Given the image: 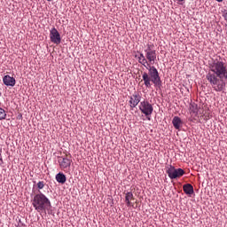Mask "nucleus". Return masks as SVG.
<instances>
[{
    "label": "nucleus",
    "mask_w": 227,
    "mask_h": 227,
    "mask_svg": "<svg viewBox=\"0 0 227 227\" xmlns=\"http://www.w3.org/2000/svg\"><path fill=\"white\" fill-rule=\"evenodd\" d=\"M137 59L138 63L148 70V73H142V79L145 86L147 88H152L153 82L156 88H160V86H162V81H160L159 71L157 70L156 67L152 66L154 65L157 59V51H145V55L140 53Z\"/></svg>",
    "instance_id": "obj_1"
},
{
    "label": "nucleus",
    "mask_w": 227,
    "mask_h": 227,
    "mask_svg": "<svg viewBox=\"0 0 227 227\" xmlns=\"http://www.w3.org/2000/svg\"><path fill=\"white\" fill-rule=\"evenodd\" d=\"M210 72L207 74L209 84L215 91H224L227 82V66L216 56L209 64Z\"/></svg>",
    "instance_id": "obj_2"
},
{
    "label": "nucleus",
    "mask_w": 227,
    "mask_h": 227,
    "mask_svg": "<svg viewBox=\"0 0 227 227\" xmlns=\"http://www.w3.org/2000/svg\"><path fill=\"white\" fill-rule=\"evenodd\" d=\"M32 205L37 212H46L51 208V200L43 193L34 196Z\"/></svg>",
    "instance_id": "obj_3"
},
{
    "label": "nucleus",
    "mask_w": 227,
    "mask_h": 227,
    "mask_svg": "<svg viewBox=\"0 0 227 227\" xmlns=\"http://www.w3.org/2000/svg\"><path fill=\"white\" fill-rule=\"evenodd\" d=\"M60 169L63 171H70V166H72V156L70 154H65L58 158Z\"/></svg>",
    "instance_id": "obj_4"
},
{
    "label": "nucleus",
    "mask_w": 227,
    "mask_h": 227,
    "mask_svg": "<svg viewBox=\"0 0 227 227\" xmlns=\"http://www.w3.org/2000/svg\"><path fill=\"white\" fill-rule=\"evenodd\" d=\"M166 172L168 175L170 180L180 178L185 175V171L184 169L175 168L173 166H170Z\"/></svg>",
    "instance_id": "obj_5"
},
{
    "label": "nucleus",
    "mask_w": 227,
    "mask_h": 227,
    "mask_svg": "<svg viewBox=\"0 0 227 227\" xmlns=\"http://www.w3.org/2000/svg\"><path fill=\"white\" fill-rule=\"evenodd\" d=\"M139 109L145 116H151L152 113H153V106L148 100L141 101Z\"/></svg>",
    "instance_id": "obj_6"
},
{
    "label": "nucleus",
    "mask_w": 227,
    "mask_h": 227,
    "mask_svg": "<svg viewBox=\"0 0 227 227\" xmlns=\"http://www.w3.org/2000/svg\"><path fill=\"white\" fill-rule=\"evenodd\" d=\"M50 38L51 42H52V43H55L56 45H59V43H61V35H59V32H58V29H56V27L51 29Z\"/></svg>",
    "instance_id": "obj_7"
},
{
    "label": "nucleus",
    "mask_w": 227,
    "mask_h": 227,
    "mask_svg": "<svg viewBox=\"0 0 227 227\" xmlns=\"http://www.w3.org/2000/svg\"><path fill=\"white\" fill-rule=\"evenodd\" d=\"M139 102H141V95H139V93L135 92L132 96L129 97V107L131 109L137 107Z\"/></svg>",
    "instance_id": "obj_8"
},
{
    "label": "nucleus",
    "mask_w": 227,
    "mask_h": 227,
    "mask_svg": "<svg viewBox=\"0 0 227 227\" xmlns=\"http://www.w3.org/2000/svg\"><path fill=\"white\" fill-rule=\"evenodd\" d=\"M3 82L5 86H11V88H13L17 83V81H15V78L7 74L4 76Z\"/></svg>",
    "instance_id": "obj_9"
},
{
    "label": "nucleus",
    "mask_w": 227,
    "mask_h": 227,
    "mask_svg": "<svg viewBox=\"0 0 227 227\" xmlns=\"http://www.w3.org/2000/svg\"><path fill=\"white\" fill-rule=\"evenodd\" d=\"M189 111H190L191 116H193V118H196L200 111V108L198 107V104L191 103L189 106Z\"/></svg>",
    "instance_id": "obj_10"
},
{
    "label": "nucleus",
    "mask_w": 227,
    "mask_h": 227,
    "mask_svg": "<svg viewBox=\"0 0 227 227\" xmlns=\"http://www.w3.org/2000/svg\"><path fill=\"white\" fill-rule=\"evenodd\" d=\"M132 201H134V194L132 193V192H126L125 203L127 207H134V204L132 203Z\"/></svg>",
    "instance_id": "obj_11"
},
{
    "label": "nucleus",
    "mask_w": 227,
    "mask_h": 227,
    "mask_svg": "<svg viewBox=\"0 0 227 227\" xmlns=\"http://www.w3.org/2000/svg\"><path fill=\"white\" fill-rule=\"evenodd\" d=\"M172 124L174 126V129H176V130H180V127L184 125V121H182V119H180V117L175 116L172 120Z\"/></svg>",
    "instance_id": "obj_12"
},
{
    "label": "nucleus",
    "mask_w": 227,
    "mask_h": 227,
    "mask_svg": "<svg viewBox=\"0 0 227 227\" xmlns=\"http://www.w3.org/2000/svg\"><path fill=\"white\" fill-rule=\"evenodd\" d=\"M183 191L185 194H194V187L191 184H186L183 186Z\"/></svg>",
    "instance_id": "obj_13"
},
{
    "label": "nucleus",
    "mask_w": 227,
    "mask_h": 227,
    "mask_svg": "<svg viewBox=\"0 0 227 227\" xmlns=\"http://www.w3.org/2000/svg\"><path fill=\"white\" fill-rule=\"evenodd\" d=\"M55 178L59 184H65V182H67V176L61 172L57 174Z\"/></svg>",
    "instance_id": "obj_14"
},
{
    "label": "nucleus",
    "mask_w": 227,
    "mask_h": 227,
    "mask_svg": "<svg viewBox=\"0 0 227 227\" xmlns=\"http://www.w3.org/2000/svg\"><path fill=\"white\" fill-rule=\"evenodd\" d=\"M0 120H6V111L0 107Z\"/></svg>",
    "instance_id": "obj_15"
},
{
    "label": "nucleus",
    "mask_w": 227,
    "mask_h": 227,
    "mask_svg": "<svg viewBox=\"0 0 227 227\" xmlns=\"http://www.w3.org/2000/svg\"><path fill=\"white\" fill-rule=\"evenodd\" d=\"M153 47L154 45L150 43V44H147V48L145 50V52H153Z\"/></svg>",
    "instance_id": "obj_16"
},
{
    "label": "nucleus",
    "mask_w": 227,
    "mask_h": 227,
    "mask_svg": "<svg viewBox=\"0 0 227 227\" xmlns=\"http://www.w3.org/2000/svg\"><path fill=\"white\" fill-rule=\"evenodd\" d=\"M38 189H43L45 187V183L43 181H40L37 183Z\"/></svg>",
    "instance_id": "obj_17"
},
{
    "label": "nucleus",
    "mask_w": 227,
    "mask_h": 227,
    "mask_svg": "<svg viewBox=\"0 0 227 227\" xmlns=\"http://www.w3.org/2000/svg\"><path fill=\"white\" fill-rule=\"evenodd\" d=\"M223 17L224 20H227V10H224L223 12Z\"/></svg>",
    "instance_id": "obj_18"
},
{
    "label": "nucleus",
    "mask_w": 227,
    "mask_h": 227,
    "mask_svg": "<svg viewBox=\"0 0 227 227\" xmlns=\"http://www.w3.org/2000/svg\"><path fill=\"white\" fill-rule=\"evenodd\" d=\"M3 164V159L0 157V165Z\"/></svg>",
    "instance_id": "obj_19"
},
{
    "label": "nucleus",
    "mask_w": 227,
    "mask_h": 227,
    "mask_svg": "<svg viewBox=\"0 0 227 227\" xmlns=\"http://www.w3.org/2000/svg\"><path fill=\"white\" fill-rule=\"evenodd\" d=\"M218 3H223V0H216Z\"/></svg>",
    "instance_id": "obj_20"
},
{
    "label": "nucleus",
    "mask_w": 227,
    "mask_h": 227,
    "mask_svg": "<svg viewBox=\"0 0 227 227\" xmlns=\"http://www.w3.org/2000/svg\"><path fill=\"white\" fill-rule=\"evenodd\" d=\"M47 1L51 2V1H52V0H47Z\"/></svg>",
    "instance_id": "obj_21"
}]
</instances>
